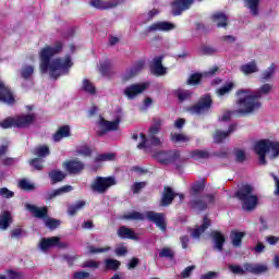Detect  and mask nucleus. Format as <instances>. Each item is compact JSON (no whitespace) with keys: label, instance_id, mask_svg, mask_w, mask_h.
<instances>
[{"label":"nucleus","instance_id":"f257e3e1","mask_svg":"<svg viewBox=\"0 0 279 279\" xmlns=\"http://www.w3.org/2000/svg\"><path fill=\"white\" fill-rule=\"evenodd\" d=\"M64 48L62 41H57L53 47L46 46L39 52V71L40 73H49L51 80H58L62 75H68L71 66H73V61L71 56H65L64 59L56 58L51 60L54 56H58Z\"/></svg>","mask_w":279,"mask_h":279},{"label":"nucleus","instance_id":"f03ea898","mask_svg":"<svg viewBox=\"0 0 279 279\" xmlns=\"http://www.w3.org/2000/svg\"><path fill=\"white\" fill-rule=\"evenodd\" d=\"M271 90H274V85L269 83L263 84L252 95V90L250 89H238L235 92V97H239V99L235 104L240 107V109L231 111L230 113L235 114V117H245L256 112V110H259L262 106L260 100L258 99H260L263 95H269Z\"/></svg>","mask_w":279,"mask_h":279},{"label":"nucleus","instance_id":"7ed1b4c3","mask_svg":"<svg viewBox=\"0 0 279 279\" xmlns=\"http://www.w3.org/2000/svg\"><path fill=\"white\" fill-rule=\"evenodd\" d=\"M154 125H151L148 130V137L145 133L140 134L141 143L137 144V149H151V147H160L162 142L157 134L160 133V128L162 125V120L154 118Z\"/></svg>","mask_w":279,"mask_h":279},{"label":"nucleus","instance_id":"20e7f679","mask_svg":"<svg viewBox=\"0 0 279 279\" xmlns=\"http://www.w3.org/2000/svg\"><path fill=\"white\" fill-rule=\"evenodd\" d=\"M234 197L241 202L246 213H252L258 206V196L254 194V186L250 184H242L234 193Z\"/></svg>","mask_w":279,"mask_h":279},{"label":"nucleus","instance_id":"39448f33","mask_svg":"<svg viewBox=\"0 0 279 279\" xmlns=\"http://www.w3.org/2000/svg\"><path fill=\"white\" fill-rule=\"evenodd\" d=\"M36 121V113L20 114L16 117H8L0 122L2 130H11V128H17V130H24L29 128L32 123Z\"/></svg>","mask_w":279,"mask_h":279},{"label":"nucleus","instance_id":"423d86ee","mask_svg":"<svg viewBox=\"0 0 279 279\" xmlns=\"http://www.w3.org/2000/svg\"><path fill=\"white\" fill-rule=\"evenodd\" d=\"M254 151L259 158V165H267V154L272 151L274 156H279V142L269 140H259L255 143Z\"/></svg>","mask_w":279,"mask_h":279},{"label":"nucleus","instance_id":"0eeeda50","mask_svg":"<svg viewBox=\"0 0 279 279\" xmlns=\"http://www.w3.org/2000/svg\"><path fill=\"white\" fill-rule=\"evenodd\" d=\"M215 194L193 196V198L189 202L190 210L198 214L204 213L205 210H208V206H210V204H215Z\"/></svg>","mask_w":279,"mask_h":279},{"label":"nucleus","instance_id":"6e6552de","mask_svg":"<svg viewBox=\"0 0 279 279\" xmlns=\"http://www.w3.org/2000/svg\"><path fill=\"white\" fill-rule=\"evenodd\" d=\"M116 184L117 179H114V177H96L90 184V191L104 195L110 186H116Z\"/></svg>","mask_w":279,"mask_h":279},{"label":"nucleus","instance_id":"1a4fd4ad","mask_svg":"<svg viewBox=\"0 0 279 279\" xmlns=\"http://www.w3.org/2000/svg\"><path fill=\"white\" fill-rule=\"evenodd\" d=\"M213 108V96L205 94L199 97L197 102L189 108V112L192 114H205Z\"/></svg>","mask_w":279,"mask_h":279},{"label":"nucleus","instance_id":"9d476101","mask_svg":"<svg viewBox=\"0 0 279 279\" xmlns=\"http://www.w3.org/2000/svg\"><path fill=\"white\" fill-rule=\"evenodd\" d=\"M153 158L160 162V165H173L181 158L180 150H160L153 155Z\"/></svg>","mask_w":279,"mask_h":279},{"label":"nucleus","instance_id":"9b49d317","mask_svg":"<svg viewBox=\"0 0 279 279\" xmlns=\"http://www.w3.org/2000/svg\"><path fill=\"white\" fill-rule=\"evenodd\" d=\"M146 88H149V83H134L124 88L123 95L126 99L132 101L138 97V95H143Z\"/></svg>","mask_w":279,"mask_h":279},{"label":"nucleus","instance_id":"f8f14e48","mask_svg":"<svg viewBox=\"0 0 279 279\" xmlns=\"http://www.w3.org/2000/svg\"><path fill=\"white\" fill-rule=\"evenodd\" d=\"M119 123H121V120L119 119H116L113 121H108L104 119V117H100L98 121V128L100 130L96 132V135L106 136V134H108L109 132H117V130H119Z\"/></svg>","mask_w":279,"mask_h":279},{"label":"nucleus","instance_id":"ddd939ff","mask_svg":"<svg viewBox=\"0 0 279 279\" xmlns=\"http://www.w3.org/2000/svg\"><path fill=\"white\" fill-rule=\"evenodd\" d=\"M195 0H173L171 2V14L172 16H182L186 10H191Z\"/></svg>","mask_w":279,"mask_h":279},{"label":"nucleus","instance_id":"4468645a","mask_svg":"<svg viewBox=\"0 0 279 279\" xmlns=\"http://www.w3.org/2000/svg\"><path fill=\"white\" fill-rule=\"evenodd\" d=\"M146 219L155 223L157 228H160L162 232H167V216L165 213L147 211Z\"/></svg>","mask_w":279,"mask_h":279},{"label":"nucleus","instance_id":"2eb2a0df","mask_svg":"<svg viewBox=\"0 0 279 279\" xmlns=\"http://www.w3.org/2000/svg\"><path fill=\"white\" fill-rule=\"evenodd\" d=\"M121 3H125V0H90L89 5L96 10H111L112 8H118Z\"/></svg>","mask_w":279,"mask_h":279},{"label":"nucleus","instance_id":"dca6fc26","mask_svg":"<svg viewBox=\"0 0 279 279\" xmlns=\"http://www.w3.org/2000/svg\"><path fill=\"white\" fill-rule=\"evenodd\" d=\"M178 197V193L173 191L171 186H165L161 195V199L159 202V206L167 207L173 204V199Z\"/></svg>","mask_w":279,"mask_h":279},{"label":"nucleus","instance_id":"f3484780","mask_svg":"<svg viewBox=\"0 0 279 279\" xmlns=\"http://www.w3.org/2000/svg\"><path fill=\"white\" fill-rule=\"evenodd\" d=\"M162 60H165V54L155 57L153 59V63L150 64V71L154 75H157L158 77L162 75H167V68L162 65Z\"/></svg>","mask_w":279,"mask_h":279},{"label":"nucleus","instance_id":"a211bd4d","mask_svg":"<svg viewBox=\"0 0 279 279\" xmlns=\"http://www.w3.org/2000/svg\"><path fill=\"white\" fill-rule=\"evenodd\" d=\"M0 101L7 104V106H14V104H16L14 94H12V90H10L3 83H0Z\"/></svg>","mask_w":279,"mask_h":279},{"label":"nucleus","instance_id":"6ab92c4d","mask_svg":"<svg viewBox=\"0 0 279 279\" xmlns=\"http://www.w3.org/2000/svg\"><path fill=\"white\" fill-rule=\"evenodd\" d=\"M51 247H66V243H61L60 238H44L40 241V248L45 252Z\"/></svg>","mask_w":279,"mask_h":279},{"label":"nucleus","instance_id":"aec40b11","mask_svg":"<svg viewBox=\"0 0 279 279\" xmlns=\"http://www.w3.org/2000/svg\"><path fill=\"white\" fill-rule=\"evenodd\" d=\"M175 27V24L171 22H156L146 28L147 34L151 32H171Z\"/></svg>","mask_w":279,"mask_h":279},{"label":"nucleus","instance_id":"412c9836","mask_svg":"<svg viewBox=\"0 0 279 279\" xmlns=\"http://www.w3.org/2000/svg\"><path fill=\"white\" fill-rule=\"evenodd\" d=\"M65 171L68 173L76 175L77 173H82L84 171V162L73 159V160H68L64 162Z\"/></svg>","mask_w":279,"mask_h":279},{"label":"nucleus","instance_id":"4be33fe9","mask_svg":"<svg viewBox=\"0 0 279 279\" xmlns=\"http://www.w3.org/2000/svg\"><path fill=\"white\" fill-rule=\"evenodd\" d=\"M210 236L214 241V250L217 252H223V245H226V235L221 231L214 230L210 232Z\"/></svg>","mask_w":279,"mask_h":279},{"label":"nucleus","instance_id":"5701e85b","mask_svg":"<svg viewBox=\"0 0 279 279\" xmlns=\"http://www.w3.org/2000/svg\"><path fill=\"white\" fill-rule=\"evenodd\" d=\"M210 228V219L207 216L203 218V223L201 227H196L195 229H190L189 232L191 233L192 239H199L202 234L206 232Z\"/></svg>","mask_w":279,"mask_h":279},{"label":"nucleus","instance_id":"b1692460","mask_svg":"<svg viewBox=\"0 0 279 279\" xmlns=\"http://www.w3.org/2000/svg\"><path fill=\"white\" fill-rule=\"evenodd\" d=\"M211 21L218 28L228 29V15L225 12L218 11L213 13Z\"/></svg>","mask_w":279,"mask_h":279},{"label":"nucleus","instance_id":"393cba45","mask_svg":"<svg viewBox=\"0 0 279 279\" xmlns=\"http://www.w3.org/2000/svg\"><path fill=\"white\" fill-rule=\"evenodd\" d=\"M235 131H236V123L229 125V129L227 132H223L221 130H216L214 134L215 143L217 144L223 143V141H226V138H228V136H230V134H232V132H235Z\"/></svg>","mask_w":279,"mask_h":279},{"label":"nucleus","instance_id":"a878e982","mask_svg":"<svg viewBox=\"0 0 279 279\" xmlns=\"http://www.w3.org/2000/svg\"><path fill=\"white\" fill-rule=\"evenodd\" d=\"M26 208L34 215V217H36V219H47L49 215V209L47 208V206L39 208L36 207V205L27 204Z\"/></svg>","mask_w":279,"mask_h":279},{"label":"nucleus","instance_id":"bb28decb","mask_svg":"<svg viewBox=\"0 0 279 279\" xmlns=\"http://www.w3.org/2000/svg\"><path fill=\"white\" fill-rule=\"evenodd\" d=\"M73 191V186L71 185H63L57 190H53L52 192H47L45 195L46 202H51V199H54V197H58L59 195H64V193H71Z\"/></svg>","mask_w":279,"mask_h":279},{"label":"nucleus","instance_id":"cd10ccee","mask_svg":"<svg viewBox=\"0 0 279 279\" xmlns=\"http://www.w3.org/2000/svg\"><path fill=\"white\" fill-rule=\"evenodd\" d=\"M118 236L120 239H130L131 241H138V236H136L134 230L125 226H122L118 229Z\"/></svg>","mask_w":279,"mask_h":279},{"label":"nucleus","instance_id":"c85d7f7f","mask_svg":"<svg viewBox=\"0 0 279 279\" xmlns=\"http://www.w3.org/2000/svg\"><path fill=\"white\" fill-rule=\"evenodd\" d=\"M71 136V126L63 125L58 129V131L52 135L54 143H60L62 138H69Z\"/></svg>","mask_w":279,"mask_h":279},{"label":"nucleus","instance_id":"c756f323","mask_svg":"<svg viewBox=\"0 0 279 279\" xmlns=\"http://www.w3.org/2000/svg\"><path fill=\"white\" fill-rule=\"evenodd\" d=\"M244 238H245V232L232 230L230 233V240L233 247H241Z\"/></svg>","mask_w":279,"mask_h":279},{"label":"nucleus","instance_id":"7c9ffc66","mask_svg":"<svg viewBox=\"0 0 279 279\" xmlns=\"http://www.w3.org/2000/svg\"><path fill=\"white\" fill-rule=\"evenodd\" d=\"M206 189V179H202L199 181H196L191 186V196L192 197H198L199 193H203V191Z\"/></svg>","mask_w":279,"mask_h":279},{"label":"nucleus","instance_id":"2f4dec72","mask_svg":"<svg viewBox=\"0 0 279 279\" xmlns=\"http://www.w3.org/2000/svg\"><path fill=\"white\" fill-rule=\"evenodd\" d=\"M12 221V214L9 210H4L0 216V230H8Z\"/></svg>","mask_w":279,"mask_h":279},{"label":"nucleus","instance_id":"473e14b6","mask_svg":"<svg viewBox=\"0 0 279 279\" xmlns=\"http://www.w3.org/2000/svg\"><path fill=\"white\" fill-rule=\"evenodd\" d=\"M240 71L244 73V75H252V73L258 72V65H256V61H252L241 65Z\"/></svg>","mask_w":279,"mask_h":279},{"label":"nucleus","instance_id":"72a5a7b5","mask_svg":"<svg viewBox=\"0 0 279 279\" xmlns=\"http://www.w3.org/2000/svg\"><path fill=\"white\" fill-rule=\"evenodd\" d=\"M193 160H208L210 158V153L208 150L194 149L190 153Z\"/></svg>","mask_w":279,"mask_h":279},{"label":"nucleus","instance_id":"f704fd0d","mask_svg":"<svg viewBox=\"0 0 279 279\" xmlns=\"http://www.w3.org/2000/svg\"><path fill=\"white\" fill-rule=\"evenodd\" d=\"M52 184H58V182H62L64 178H66V173L60 170H52L48 173Z\"/></svg>","mask_w":279,"mask_h":279},{"label":"nucleus","instance_id":"c9c22d12","mask_svg":"<svg viewBox=\"0 0 279 279\" xmlns=\"http://www.w3.org/2000/svg\"><path fill=\"white\" fill-rule=\"evenodd\" d=\"M244 1L252 16H258V5H260V0H244Z\"/></svg>","mask_w":279,"mask_h":279},{"label":"nucleus","instance_id":"e433bc0d","mask_svg":"<svg viewBox=\"0 0 279 279\" xmlns=\"http://www.w3.org/2000/svg\"><path fill=\"white\" fill-rule=\"evenodd\" d=\"M204 77L203 73L196 72L190 75V77L187 78L186 84L189 86H199V84H202V80Z\"/></svg>","mask_w":279,"mask_h":279},{"label":"nucleus","instance_id":"4c0bfd02","mask_svg":"<svg viewBox=\"0 0 279 279\" xmlns=\"http://www.w3.org/2000/svg\"><path fill=\"white\" fill-rule=\"evenodd\" d=\"M84 206H86V201H78V202H76V204L70 205L68 207V214L71 217H74V215H77V211L82 210V208H84Z\"/></svg>","mask_w":279,"mask_h":279},{"label":"nucleus","instance_id":"58836bf2","mask_svg":"<svg viewBox=\"0 0 279 279\" xmlns=\"http://www.w3.org/2000/svg\"><path fill=\"white\" fill-rule=\"evenodd\" d=\"M82 90H84V93H88V95H96L97 94V88L90 82V80H87V78L83 80Z\"/></svg>","mask_w":279,"mask_h":279},{"label":"nucleus","instance_id":"ea45409f","mask_svg":"<svg viewBox=\"0 0 279 279\" xmlns=\"http://www.w3.org/2000/svg\"><path fill=\"white\" fill-rule=\"evenodd\" d=\"M274 73H276V63H271L270 66L262 73V82H268V80H271L274 77Z\"/></svg>","mask_w":279,"mask_h":279},{"label":"nucleus","instance_id":"a19ab883","mask_svg":"<svg viewBox=\"0 0 279 279\" xmlns=\"http://www.w3.org/2000/svg\"><path fill=\"white\" fill-rule=\"evenodd\" d=\"M233 88H234V83L229 82L226 85H223L222 87L218 88L216 90V94L218 95V97H223L225 95H229Z\"/></svg>","mask_w":279,"mask_h":279},{"label":"nucleus","instance_id":"79ce46f5","mask_svg":"<svg viewBox=\"0 0 279 279\" xmlns=\"http://www.w3.org/2000/svg\"><path fill=\"white\" fill-rule=\"evenodd\" d=\"M112 71V62L110 60H107L102 63H100V73L105 77H110Z\"/></svg>","mask_w":279,"mask_h":279},{"label":"nucleus","instance_id":"37998d69","mask_svg":"<svg viewBox=\"0 0 279 279\" xmlns=\"http://www.w3.org/2000/svg\"><path fill=\"white\" fill-rule=\"evenodd\" d=\"M128 221H145V216L140 211H132L123 216Z\"/></svg>","mask_w":279,"mask_h":279},{"label":"nucleus","instance_id":"c03bdc74","mask_svg":"<svg viewBox=\"0 0 279 279\" xmlns=\"http://www.w3.org/2000/svg\"><path fill=\"white\" fill-rule=\"evenodd\" d=\"M105 267L111 271H117L119 267H121V262L118 259L108 258L105 260Z\"/></svg>","mask_w":279,"mask_h":279},{"label":"nucleus","instance_id":"a18cd8bd","mask_svg":"<svg viewBox=\"0 0 279 279\" xmlns=\"http://www.w3.org/2000/svg\"><path fill=\"white\" fill-rule=\"evenodd\" d=\"M50 150L49 146L43 145L34 149V155L38 156L39 158H47L49 156Z\"/></svg>","mask_w":279,"mask_h":279},{"label":"nucleus","instance_id":"49530a36","mask_svg":"<svg viewBox=\"0 0 279 279\" xmlns=\"http://www.w3.org/2000/svg\"><path fill=\"white\" fill-rule=\"evenodd\" d=\"M76 155L89 158L90 156H93V150L89 148L88 145L78 146L76 148Z\"/></svg>","mask_w":279,"mask_h":279},{"label":"nucleus","instance_id":"de8ad7c7","mask_svg":"<svg viewBox=\"0 0 279 279\" xmlns=\"http://www.w3.org/2000/svg\"><path fill=\"white\" fill-rule=\"evenodd\" d=\"M145 69V61H137L131 69H130V77H134V75H138L141 71Z\"/></svg>","mask_w":279,"mask_h":279},{"label":"nucleus","instance_id":"09e8293b","mask_svg":"<svg viewBox=\"0 0 279 279\" xmlns=\"http://www.w3.org/2000/svg\"><path fill=\"white\" fill-rule=\"evenodd\" d=\"M34 75V65H24L21 69V77L24 80H31V77Z\"/></svg>","mask_w":279,"mask_h":279},{"label":"nucleus","instance_id":"8fccbe9b","mask_svg":"<svg viewBox=\"0 0 279 279\" xmlns=\"http://www.w3.org/2000/svg\"><path fill=\"white\" fill-rule=\"evenodd\" d=\"M233 154L235 156V162L243 163L247 160V156L245 155V150L241 148H234Z\"/></svg>","mask_w":279,"mask_h":279},{"label":"nucleus","instance_id":"3c124183","mask_svg":"<svg viewBox=\"0 0 279 279\" xmlns=\"http://www.w3.org/2000/svg\"><path fill=\"white\" fill-rule=\"evenodd\" d=\"M114 158H117V155L114 153L100 154L96 157V162H107L110 160H114Z\"/></svg>","mask_w":279,"mask_h":279},{"label":"nucleus","instance_id":"603ef678","mask_svg":"<svg viewBox=\"0 0 279 279\" xmlns=\"http://www.w3.org/2000/svg\"><path fill=\"white\" fill-rule=\"evenodd\" d=\"M191 96H192L191 92L186 89H179L177 92V97L180 104H183V101H186V99H190Z\"/></svg>","mask_w":279,"mask_h":279},{"label":"nucleus","instance_id":"864d4df0","mask_svg":"<svg viewBox=\"0 0 279 279\" xmlns=\"http://www.w3.org/2000/svg\"><path fill=\"white\" fill-rule=\"evenodd\" d=\"M28 165H29L31 167H33V169H34L35 171H43V169H44L43 159H40V158H33V159H31V160L28 161Z\"/></svg>","mask_w":279,"mask_h":279},{"label":"nucleus","instance_id":"5fc2aeb1","mask_svg":"<svg viewBox=\"0 0 279 279\" xmlns=\"http://www.w3.org/2000/svg\"><path fill=\"white\" fill-rule=\"evenodd\" d=\"M61 221L56 218H47L45 221L46 228L49 230H56L60 226Z\"/></svg>","mask_w":279,"mask_h":279},{"label":"nucleus","instance_id":"6e6d98bb","mask_svg":"<svg viewBox=\"0 0 279 279\" xmlns=\"http://www.w3.org/2000/svg\"><path fill=\"white\" fill-rule=\"evenodd\" d=\"M172 143H189V136L180 133L171 134Z\"/></svg>","mask_w":279,"mask_h":279},{"label":"nucleus","instance_id":"4d7b16f0","mask_svg":"<svg viewBox=\"0 0 279 279\" xmlns=\"http://www.w3.org/2000/svg\"><path fill=\"white\" fill-rule=\"evenodd\" d=\"M174 256H175V254L169 247H163L161 250V252L159 253V258H170V260H173Z\"/></svg>","mask_w":279,"mask_h":279},{"label":"nucleus","instance_id":"13d9d810","mask_svg":"<svg viewBox=\"0 0 279 279\" xmlns=\"http://www.w3.org/2000/svg\"><path fill=\"white\" fill-rule=\"evenodd\" d=\"M19 186L22 189V191H34L35 189L34 184L26 179L20 180Z\"/></svg>","mask_w":279,"mask_h":279},{"label":"nucleus","instance_id":"bf43d9fd","mask_svg":"<svg viewBox=\"0 0 279 279\" xmlns=\"http://www.w3.org/2000/svg\"><path fill=\"white\" fill-rule=\"evenodd\" d=\"M267 271H269V267L267 265L255 264V268H254L253 274L255 276H260V274H267Z\"/></svg>","mask_w":279,"mask_h":279},{"label":"nucleus","instance_id":"052dcab7","mask_svg":"<svg viewBox=\"0 0 279 279\" xmlns=\"http://www.w3.org/2000/svg\"><path fill=\"white\" fill-rule=\"evenodd\" d=\"M215 53H217V49L211 46L201 47V56H215Z\"/></svg>","mask_w":279,"mask_h":279},{"label":"nucleus","instance_id":"680f3d73","mask_svg":"<svg viewBox=\"0 0 279 279\" xmlns=\"http://www.w3.org/2000/svg\"><path fill=\"white\" fill-rule=\"evenodd\" d=\"M145 186H147V182H145V181L135 182L132 186L133 194L138 195V193H141V191H143V189H145Z\"/></svg>","mask_w":279,"mask_h":279},{"label":"nucleus","instance_id":"e2e57ef3","mask_svg":"<svg viewBox=\"0 0 279 279\" xmlns=\"http://www.w3.org/2000/svg\"><path fill=\"white\" fill-rule=\"evenodd\" d=\"M83 269H99V262L89 259L83 263Z\"/></svg>","mask_w":279,"mask_h":279},{"label":"nucleus","instance_id":"0e129e2a","mask_svg":"<svg viewBox=\"0 0 279 279\" xmlns=\"http://www.w3.org/2000/svg\"><path fill=\"white\" fill-rule=\"evenodd\" d=\"M0 197H4L5 199H12V197H14V192L10 191L8 187H1Z\"/></svg>","mask_w":279,"mask_h":279},{"label":"nucleus","instance_id":"69168bd1","mask_svg":"<svg viewBox=\"0 0 279 279\" xmlns=\"http://www.w3.org/2000/svg\"><path fill=\"white\" fill-rule=\"evenodd\" d=\"M229 271H231V274H236V275H241L243 276V274H245V269H243L241 266L239 265H229Z\"/></svg>","mask_w":279,"mask_h":279},{"label":"nucleus","instance_id":"338daca9","mask_svg":"<svg viewBox=\"0 0 279 279\" xmlns=\"http://www.w3.org/2000/svg\"><path fill=\"white\" fill-rule=\"evenodd\" d=\"M74 279H88L90 278V272L81 270V271H75L73 275Z\"/></svg>","mask_w":279,"mask_h":279},{"label":"nucleus","instance_id":"774afa93","mask_svg":"<svg viewBox=\"0 0 279 279\" xmlns=\"http://www.w3.org/2000/svg\"><path fill=\"white\" fill-rule=\"evenodd\" d=\"M21 272L14 271L12 269L7 270V279H21Z\"/></svg>","mask_w":279,"mask_h":279}]
</instances>
